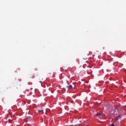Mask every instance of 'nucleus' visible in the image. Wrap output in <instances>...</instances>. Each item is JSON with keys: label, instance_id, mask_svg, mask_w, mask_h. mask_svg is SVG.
Masks as SVG:
<instances>
[{"label": "nucleus", "instance_id": "1", "mask_svg": "<svg viewBox=\"0 0 126 126\" xmlns=\"http://www.w3.org/2000/svg\"><path fill=\"white\" fill-rule=\"evenodd\" d=\"M66 88L67 89H72V85H69V86H67L66 87Z\"/></svg>", "mask_w": 126, "mask_h": 126}, {"label": "nucleus", "instance_id": "2", "mask_svg": "<svg viewBox=\"0 0 126 126\" xmlns=\"http://www.w3.org/2000/svg\"><path fill=\"white\" fill-rule=\"evenodd\" d=\"M119 120H121L120 116H118L117 117H116L115 121H119Z\"/></svg>", "mask_w": 126, "mask_h": 126}, {"label": "nucleus", "instance_id": "3", "mask_svg": "<svg viewBox=\"0 0 126 126\" xmlns=\"http://www.w3.org/2000/svg\"><path fill=\"white\" fill-rule=\"evenodd\" d=\"M38 113H42V114H44V110H38Z\"/></svg>", "mask_w": 126, "mask_h": 126}, {"label": "nucleus", "instance_id": "4", "mask_svg": "<svg viewBox=\"0 0 126 126\" xmlns=\"http://www.w3.org/2000/svg\"><path fill=\"white\" fill-rule=\"evenodd\" d=\"M115 124H116V126H119V121L115 120Z\"/></svg>", "mask_w": 126, "mask_h": 126}, {"label": "nucleus", "instance_id": "5", "mask_svg": "<svg viewBox=\"0 0 126 126\" xmlns=\"http://www.w3.org/2000/svg\"><path fill=\"white\" fill-rule=\"evenodd\" d=\"M101 115H102L101 113H97V114H96V116L100 117V116H101Z\"/></svg>", "mask_w": 126, "mask_h": 126}, {"label": "nucleus", "instance_id": "6", "mask_svg": "<svg viewBox=\"0 0 126 126\" xmlns=\"http://www.w3.org/2000/svg\"><path fill=\"white\" fill-rule=\"evenodd\" d=\"M28 120H31V117H29L27 118Z\"/></svg>", "mask_w": 126, "mask_h": 126}, {"label": "nucleus", "instance_id": "7", "mask_svg": "<svg viewBox=\"0 0 126 126\" xmlns=\"http://www.w3.org/2000/svg\"><path fill=\"white\" fill-rule=\"evenodd\" d=\"M72 102H73V100L71 101V103H72Z\"/></svg>", "mask_w": 126, "mask_h": 126}]
</instances>
